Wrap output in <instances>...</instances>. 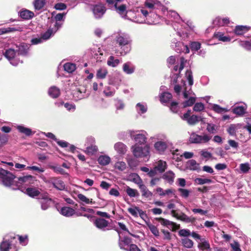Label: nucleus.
<instances>
[{
  "instance_id": "1",
  "label": "nucleus",
  "mask_w": 251,
  "mask_h": 251,
  "mask_svg": "<svg viewBox=\"0 0 251 251\" xmlns=\"http://www.w3.org/2000/svg\"><path fill=\"white\" fill-rule=\"evenodd\" d=\"M186 62L187 60L183 57H181L177 61L178 64L174 67V75L171 77L172 83L175 84L174 86L175 92L177 95H179L180 92L182 91L183 95L185 99H187L190 96L188 100L183 102V105L184 107L192 106L196 101L195 97L191 96L192 94L191 87L194 82L192 73L191 70H187L185 73V77L188 81V85L187 86L185 81L183 79L181 80V84H177L178 82V79L180 77L179 73L184 68Z\"/></svg>"
},
{
  "instance_id": "2",
  "label": "nucleus",
  "mask_w": 251,
  "mask_h": 251,
  "mask_svg": "<svg viewBox=\"0 0 251 251\" xmlns=\"http://www.w3.org/2000/svg\"><path fill=\"white\" fill-rule=\"evenodd\" d=\"M15 176L11 173L6 170L0 168V179L2 184L6 187H12L13 189H19L20 186L22 184L27 185L30 184L35 180V177L31 175L24 176L18 178V182L16 184V187H14L15 181L14 179Z\"/></svg>"
},
{
  "instance_id": "3",
  "label": "nucleus",
  "mask_w": 251,
  "mask_h": 251,
  "mask_svg": "<svg viewBox=\"0 0 251 251\" xmlns=\"http://www.w3.org/2000/svg\"><path fill=\"white\" fill-rule=\"evenodd\" d=\"M112 38L116 45L112 48V51L115 53L125 55L130 51L131 40L128 34L123 32H117L113 34Z\"/></svg>"
},
{
  "instance_id": "4",
  "label": "nucleus",
  "mask_w": 251,
  "mask_h": 251,
  "mask_svg": "<svg viewBox=\"0 0 251 251\" xmlns=\"http://www.w3.org/2000/svg\"><path fill=\"white\" fill-rule=\"evenodd\" d=\"M151 139L155 142L154 148L156 151L160 154H163L167 148L172 145L166 135L163 133L157 134L151 137Z\"/></svg>"
},
{
  "instance_id": "5",
  "label": "nucleus",
  "mask_w": 251,
  "mask_h": 251,
  "mask_svg": "<svg viewBox=\"0 0 251 251\" xmlns=\"http://www.w3.org/2000/svg\"><path fill=\"white\" fill-rule=\"evenodd\" d=\"M149 14V11L143 8L140 9V11L135 12L133 11H127L124 19H127L137 23H144L145 22V18Z\"/></svg>"
},
{
  "instance_id": "6",
  "label": "nucleus",
  "mask_w": 251,
  "mask_h": 251,
  "mask_svg": "<svg viewBox=\"0 0 251 251\" xmlns=\"http://www.w3.org/2000/svg\"><path fill=\"white\" fill-rule=\"evenodd\" d=\"M16 236L14 234L5 235L0 245V251H18V249L15 246Z\"/></svg>"
},
{
  "instance_id": "7",
  "label": "nucleus",
  "mask_w": 251,
  "mask_h": 251,
  "mask_svg": "<svg viewBox=\"0 0 251 251\" xmlns=\"http://www.w3.org/2000/svg\"><path fill=\"white\" fill-rule=\"evenodd\" d=\"M132 149L134 156L137 158H144L148 160L150 157V147L149 145H134Z\"/></svg>"
},
{
  "instance_id": "8",
  "label": "nucleus",
  "mask_w": 251,
  "mask_h": 251,
  "mask_svg": "<svg viewBox=\"0 0 251 251\" xmlns=\"http://www.w3.org/2000/svg\"><path fill=\"white\" fill-rule=\"evenodd\" d=\"M144 5L143 8L148 9L149 13H151L154 10H160L163 12H165L167 10L166 7L157 0H146Z\"/></svg>"
},
{
  "instance_id": "9",
  "label": "nucleus",
  "mask_w": 251,
  "mask_h": 251,
  "mask_svg": "<svg viewBox=\"0 0 251 251\" xmlns=\"http://www.w3.org/2000/svg\"><path fill=\"white\" fill-rule=\"evenodd\" d=\"M148 133L144 130H142L140 133H136L134 131H130V137L135 144L134 145H145L147 142Z\"/></svg>"
},
{
  "instance_id": "10",
  "label": "nucleus",
  "mask_w": 251,
  "mask_h": 251,
  "mask_svg": "<svg viewBox=\"0 0 251 251\" xmlns=\"http://www.w3.org/2000/svg\"><path fill=\"white\" fill-rule=\"evenodd\" d=\"M4 55L13 66H16L20 63L17 52L14 49L10 48L6 50L4 53Z\"/></svg>"
},
{
  "instance_id": "11",
  "label": "nucleus",
  "mask_w": 251,
  "mask_h": 251,
  "mask_svg": "<svg viewBox=\"0 0 251 251\" xmlns=\"http://www.w3.org/2000/svg\"><path fill=\"white\" fill-rule=\"evenodd\" d=\"M66 13H58L51 18V21L53 26L55 28V31H57L62 25L65 20Z\"/></svg>"
},
{
  "instance_id": "12",
  "label": "nucleus",
  "mask_w": 251,
  "mask_h": 251,
  "mask_svg": "<svg viewBox=\"0 0 251 251\" xmlns=\"http://www.w3.org/2000/svg\"><path fill=\"white\" fill-rule=\"evenodd\" d=\"M211 139V137L207 134L200 135L196 133L191 134L189 141L191 143L202 144L207 143Z\"/></svg>"
},
{
  "instance_id": "13",
  "label": "nucleus",
  "mask_w": 251,
  "mask_h": 251,
  "mask_svg": "<svg viewBox=\"0 0 251 251\" xmlns=\"http://www.w3.org/2000/svg\"><path fill=\"white\" fill-rule=\"evenodd\" d=\"M171 46L178 53L184 52L188 53L189 52V48L187 45H185L183 43L174 39L172 42Z\"/></svg>"
},
{
  "instance_id": "14",
  "label": "nucleus",
  "mask_w": 251,
  "mask_h": 251,
  "mask_svg": "<svg viewBox=\"0 0 251 251\" xmlns=\"http://www.w3.org/2000/svg\"><path fill=\"white\" fill-rule=\"evenodd\" d=\"M173 216L177 219L185 223L193 224L196 222V219L192 216H188L183 212L176 213L174 210L172 211Z\"/></svg>"
},
{
  "instance_id": "15",
  "label": "nucleus",
  "mask_w": 251,
  "mask_h": 251,
  "mask_svg": "<svg viewBox=\"0 0 251 251\" xmlns=\"http://www.w3.org/2000/svg\"><path fill=\"white\" fill-rule=\"evenodd\" d=\"M94 16L96 19L101 18L106 11V7L101 3L96 4L92 8Z\"/></svg>"
},
{
  "instance_id": "16",
  "label": "nucleus",
  "mask_w": 251,
  "mask_h": 251,
  "mask_svg": "<svg viewBox=\"0 0 251 251\" xmlns=\"http://www.w3.org/2000/svg\"><path fill=\"white\" fill-rule=\"evenodd\" d=\"M138 181L136 182L139 185V187L141 190V192H142V196L147 198H151L152 197V193L149 191L147 187L143 184L142 180L139 178L138 176Z\"/></svg>"
},
{
  "instance_id": "17",
  "label": "nucleus",
  "mask_w": 251,
  "mask_h": 251,
  "mask_svg": "<svg viewBox=\"0 0 251 251\" xmlns=\"http://www.w3.org/2000/svg\"><path fill=\"white\" fill-rule=\"evenodd\" d=\"M50 182L53 187L58 190H63L65 189V185L61 179L56 177H51Z\"/></svg>"
},
{
  "instance_id": "18",
  "label": "nucleus",
  "mask_w": 251,
  "mask_h": 251,
  "mask_svg": "<svg viewBox=\"0 0 251 251\" xmlns=\"http://www.w3.org/2000/svg\"><path fill=\"white\" fill-rule=\"evenodd\" d=\"M157 221L163 226H165L168 228L174 230L176 228V225L175 223L170 221L168 220L162 218H159L157 219Z\"/></svg>"
},
{
  "instance_id": "19",
  "label": "nucleus",
  "mask_w": 251,
  "mask_h": 251,
  "mask_svg": "<svg viewBox=\"0 0 251 251\" xmlns=\"http://www.w3.org/2000/svg\"><path fill=\"white\" fill-rule=\"evenodd\" d=\"M29 45L25 43H21L17 50L18 55L26 56L28 54Z\"/></svg>"
},
{
  "instance_id": "20",
  "label": "nucleus",
  "mask_w": 251,
  "mask_h": 251,
  "mask_svg": "<svg viewBox=\"0 0 251 251\" xmlns=\"http://www.w3.org/2000/svg\"><path fill=\"white\" fill-rule=\"evenodd\" d=\"M123 72L127 75H131L134 73L135 70V66L130 62H127L123 65Z\"/></svg>"
},
{
  "instance_id": "21",
  "label": "nucleus",
  "mask_w": 251,
  "mask_h": 251,
  "mask_svg": "<svg viewBox=\"0 0 251 251\" xmlns=\"http://www.w3.org/2000/svg\"><path fill=\"white\" fill-rule=\"evenodd\" d=\"M135 110L138 114L142 115L147 112L148 105L146 103L144 102H138L135 105Z\"/></svg>"
},
{
  "instance_id": "22",
  "label": "nucleus",
  "mask_w": 251,
  "mask_h": 251,
  "mask_svg": "<svg viewBox=\"0 0 251 251\" xmlns=\"http://www.w3.org/2000/svg\"><path fill=\"white\" fill-rule=\"evenodd\" d=\"M34 13L27 9H23L19 12V16L24 20H29L33 17Z\"/></svg>"
},
{
  "instance_id": "23",
  "label": "nucleus",
  "mask_w": 251,
  "mask_h": 251,
  "mask_svg": "<svg viewBox=\"0 0 251 251\" xmlns=\"http://www.w3.org/2000/svg\"><path fill=\"white\" fill-rule=\"evenodd\" d=\"M108 83L109 85L116 87L118 89L121 83V79L117 76L109 75Z\"/></svg>"
},
{
  "instance_id": "24",
  "label": "nucleus",
  "mask_w": 251,
  "mask_h": 251,
  "mask_svg": "<svg viewBox=\"0 0 251 251\" xmlns=\"http://www.w3.org/2000/svg\"><path fill=\"white\" fill-rule=\"evenodd\" d=\"M94 224L99 229L104 230V228L108 226V222L102 218H98L94 222Z\"/></svg>"
},
{
  "instance_id": "25",
  "label": "nucleus",
  "mask_w": 251,
  "mask_h": 251,
  "mask_svg": "<svg viewBox=\"0 0 251 251\" xmlns=\"http://www.w3.org/2000/svg\"><path fill=\"white\" fill-rule=\"evenodd\" d=\"M107 75V69L104 67H101L97 70L96 76L98 79H104L106 77Z\"/></svg>"
},
{
  "instance_id": "26",
  "label": "nucleus",
  "mask_w": 251,
  "mask_h": 251,
  "mask_svg": "<svg viewBox=\"0 0 251 251\" xmlns=\"http://www.w3.org/2000/svg\"><path fill=\"white\" fill-rule=\"evenodd\" d=\"M114 149L120 154H124L127 151L126 146L122 142H118L114 145Z\"/></svg>"
},
{
  "instance_id": "27",
  "label": "nucleus",
  "mask_w": 251,
  "mask_h": 251,
  "mask_svg": "<svg viewBox=\"0 0 251 251\" xmlns=\"http://www.w3.org/2000/svg\"><path fill=\"white\" fill-rule=\"evenodd\" d=\"M175 175L171 171H169L163 174L162 178L170 184H172L174 181Z\"/></svg>"
},
{
  "instance_id": "28",
  "label": "nucleus",
  "mask_w": 251,
  "mask_h": 251,
  "mask_svg": "<svg viewBox=\"0 0 251 251\" xmlns=\"http://www.w3.org/2000/svg\"><path fill=\"white\" fill-rule=\"evenodd\" d=\"M16 127L20 133L24 134L27 136L34 134V132H33L30 128L26 127L23 125H18Z\"/></svg>"
},
{
  "instance_id": "29",
  "label": "nucleus",
  "mask_w": 251,
  "mask_h": 251,
  "mask_svg": "<svg viewBox=\"0 0 251 251\" xmlns=\"http://www.w3.org/2000/svg\"><path fill=\"white\" fill-rule=\"evenodd\" d=\"M60 213L64 216L70 217L75 214V211L70 207L64 206L61 208Z\"/></svg>"
},
{
  "instance_id": "30",
  "label": "nucleus",
  "mask_w": 251,
  "mask_h": 251,
  "mask_svg": "<svg viewBox=\"0 0 251 251\" xmlns=\"http://www.w3.org/2000/svg\"><path fill=\"white\" fill-rule=\"evenodd\" d=\"M48 93L50 97L55 99L60 96V89L56 86H52L49 89Z\"/></svg>"
},
{
  "instance_id": "31",
  "label": "nucleus",
  "mask_w": 251,
  "mask_h": 251,
  "mask_svg": "<svg viewBox=\"0 0 251 251\" xmlns=\"http://www.w3.org/2000/svg\"><path fill=\"white\" fill-rule=\"evenodd\" d=\"M110 161V157L106 155H101L98 158V163L102 166H106L108 165Z\"/></svg>"
},
{
  "instance_id": "32",
  "label": "nucleus",
  "mask_w": 251,
  "mask_h": 251,
  "mask_svg": "<svg viewBox=\"0 0 251 251\" xmlns=\"http://www.w3.org/2000/svg\"><path fill=\"white\" fill-rule=\"evenodd\" d=\"M57 31H55V28H54L52 25H50L49 29L42 34L41 38L43 41H46L50 38V37L54 35V34Z\"/></svg>"
},
{
  "instance_id": "33",
  "label": "nucleus",
  "mask_w": 251,
  "mask_h": 251,
  "mask_svg": "<svg viewBox=\"0 0 251 251\" xmlns=\"http://www.w3.org/2000/svg\"><path fill=\"white\" fill-rule=\"evenodd\" d=\"M120 63V60L112 55L110 56L107 60V65L113 68L116 67Z\"/></svg>"
},
{
  "instance_id": "34",
  "label": "nucleus",
  "mask_w": 251,
  "mask_h": 251,
  "mask_svg": "<svg viewBox=\"0 0 251 251\" xmlns=\"http://www.w3.org/2000/svg\"><path fill=\"white\" fill-rule=\"evenodd\" d=\"M115 92L116 90L114 88L110 86H106L104 88L103 93L106 97H112L114 95Z\"/></svg>"
},
{
  "instance_id": "35",
  "label": "nucleus",
  "mask_w": 251,
  "mask_h": 251,
  "mask_svg": "<svg viewBox=\"0 0 251 251\" xmlns=\"http://www.w3.org/2000/svg\"><path fill=\"white\" fill-rule=\"evenodd\" d=\"M249 27L244 25H237L234 29V33L237 35H242L249 30Z\"/></svg>"
},
{
  "instance_id": "36",
  "label": "nucleus",
  "mask_w": 251,
  "mask_h": 251,
  "mask_svg": "<svg viewBox=\"0 0 251 251\" xmlns=\"http://www.w3.org/2000/svg\"><path fill=\"white\" fill-rule=\"evenodd\" d=\"M51 201V199L48 198L47 196L44 197L40 201L41 209L43 210H47L50 206Z\"/></svg>"
},
{
  "instance_id": "37",
  "label": "nucleus",
  "mask_w": 251,
  "mask_h": 251,
  "mask_svg": "<svg viewBox=\"0 0 251 251\" xmlns=\"http://www.w3.org/2000/svg\"><path fill=\"white\" fill-rule=\"evenodd\" d=\"M25 193L31 197H35L39 195L40 191L34 187H28L26 189Z\"/></svg>"
},
{
  "instance_id": "38",
  "label": "nucleus",
  "mask_w": 251,
  "mask_h": 251,
  "mask_svg": "<svg viewBox=\"0 0 251 251\" xmlns=\"http://www.w3.org/2000/svg\"><path fill=\"white\" fill-rule=\"evenodd\" d=\"M246 106H235L232 110V112L237 115H243L246 110Z\"/></svg>"
},
{
  "instance_id": "39",
  "label": "nucleus",
  "mask_w": 251,
  "mask_h": 251,
  "mask_svg": "<svg viewBox=\"0 0 251 251\" xmlns=\"http://www.w3.org/2000/svg\"><path fill=\"white\" fill-rule=\"evenodd\" d=\"M131 239L127 237H125L123 239H119V246L121 249L126 250V246H128L131 243Z\"/></svg>"
},
{
  "instance_id": "40",
  "label": "nucleus",
  "mask_w": 251,
  "mask_h": 251,
  "mask_svg": "<svg viewBox=\"0 0 251 251\" xmlns=\"http://www.w3.org/2000/svg\"><path fill=\"white\" fill-rule=\"evenodd\" d=\"M201 243L198 244V248L202 251H207L210 249V246L209 242L205 239L202 238L201 240Z\"/></svg>"
},
{
  "instance_id": "41",
  "label": "nucleus",
  "mask_w": 251,
  "mask_h": 251,
  "mask_svg": "<svg viewBox=\"0 0 251 251\" xmlns=\"http://www.w3.org/2000/svg\"><path fill=\"white\" fill-rule=\"evenodd\" d=\"M172 98V94L169 92H162L160 95V100L162 103L168 102Z\"/></svg>"
},
{
  "instance_id": "42",
  "label": "nucleus",
  "mask_w": 251,
  "mask_h": 251,
  "mask_svg": "<svg viewBox=\"0 0 251 251\" xmlns=\"http://www.w3.org/2000/svg\"><path fill=\"white\" fill-rule=\"evenodd\" d=\"M154 168L159 173H162L167 168L166 162L162 160H159L157 162L156 165Z\"/></svg>"
},
{
  "instance_id": "43",
  "label": "nucleus",
  "mask_w": 251,
  "mask_h": 251,
  "mask_svg": "<svg viewBox=\"0 0 251 251\" xmlns=\"http://www.w3.org/2000/svg\"><path fill=\"white\" fill-rule=\"evenodd\" d=\"M200 121L203 122V119L201 116L193 115L188 119L187 123L190 125H194Z\"/></svg>"
},
{
  "instance_id": "44",
  "label": "nucleus",
  "mask_w": 251,
  "mask_h": 251,
  "mask_svg": "<svg viewBox=\"0 0 251 251\" xmlns=\"http://www.w3.org/2000/svg\"><path fill=\"white\" fill-rule=\"evenodd\" d=\"M181 242L183 246L187 249H191L194 245L193 241L188 238H183L181 240Z\"/></svg>"
},
{
  "instance_id": "45",
  "label": "nucleus",
  "mask_w": 251,
  "mask_h": 251,
  "mask_svg": "<svg viewBox=\"0 0 251 251\" xmlns=\"http://www.w3.org/2000/svg\"><path fill=\"white\" fill-rule=\"evenodd\" d=\"M214 37L217 38L219 41L224 42H229L230 38L229 36H224V33L220 32H215L214 33Z\"/></svg>"
},
{
  "instance_id": "46",
  "label": "nucleus",
  "mask_w": 251,
  "mask_h": 251,
  "mask_svg": "<svg viewBox=\"0 0 251 251\" xmlns=\"http://www.w3.org/2000/svg\"><path fill=\"white\" fill-rule=\"evenodd\" d=\"M63 67H64V70L69 73H73L76 69L75 65V64L72 63H65Z\"/></svg>"
},
{
  "instance_id": "47",
  "label": "nucleus",
  "mask_w": 251,
  "mask_h": 251,
  "mask_svg": "<svg viewBox=\"0 0 251 251\" xmlns=\"http://www.w3.org/2000/svg\"><path fill=\"white\" fill-rule=\"evenodd\" d=\"M126 192L127 195L130 197H136L138 196L139 193L138 191L136 189H132L129 186H126Z\"/></svg>"
},
{
  "instance_id": "48",
  "label": "nucleus",
  "mask_w": 251,
  "mask_h": 251,
  "mask_svg": "<svg viewBox=\"0 0 251 251\" xmlns=\"http://www.w3.org/2000/svg\"><path fill=\"white\" fill-rule=\"evenodd\" d=\"M8 139V135L0 133V150L7 144Z\"/></svg>"
},
{
  "instance_id": "49",
  "label": "nucleus",
  "mask_w": 251,
  "mask_h": 251,
  "mask_svg": "<svg viewBox=\"0 0 251 251\" xmlns=\"http://www.w3.org/2000/svg\"><path fill=\"white\" fill-rule=\"evenodd\" d=\"M46 3L45 0H34L33 4L35 9L39 10L44 6Z\"/></svg>"
},
{
  "instance_id": "50",
  "label": "nucleus",
  "mask_w": 251,
  "mask_h": 251,
  "mask_svg": "<svg viewBox=\"0 0 251 251\" xmlns=\"http://www.w3.org/2000/svg\"><path fill=\"white\" fill-rule=\"evenodd\" d=\"M188 168L192 170H198L199 169V164L193 159L189 160L187 163Z\"/></svg>"
},
{
  "instance_id": "51",
  "label": "nucleus",
  "mask_w": 251,
  "mask_h": 251,
  "mask_svg": "<svg viewBox=\"0 0 251 251\" xmlns=\"http://www.w3.org/2000/svg\"><path fill=\"white\" fill-rule=\"evenodd\" d=\"M212 110L217 113H223L228 111V109L221 107L220 105L214 104L212 105Z\"/></svg>"
},
{
  "instance_id": "52",
  "label": "nucleus",
  "mask_w": 251,
  "mask_h": 251,
  "mask_svg": "<svg viewBox=\"0 0 251 251\" xmlns=\"http://www.w3.org/2000/svg\"><path fill=\"white\" fill-rule=\"evenodd\" d=\"M239 45L245 50L251 51V40L239 41Z\"/></svg>"
},
{
  "instance_id": "53",
  "label": "nucleus",
  "mask_w": 251,
  "mask_h": 251,
  "mask_svg": "<svg viewBox=\"0 0 251 251\" xmlns=\"http://www.w3.org/2000/svg\"><path fill=\"white\" fill-rule=\"evenodd\" d=\"M78 199L82 202L85 203V204H93L94 202L92 201V200H90L87 198L86 196L83 195L82 194H78L77 195Z\"/></svg>"
},
{
  "instance_id": "54",
  "label": "nucleus",
  "mask_w": 251,
  "mask_h": 251,
  "mask_svg": "<svg viewBox=\"0 0 251 251\" xmlns=\"http://www.w3.org/2000/svg\"><path fill=\"white\" fill-rule=\"evenodd\" d=\"M26 170H31L38 173H42L44 172L45 169L40 166H27Z\"/></svg>"
},
{
  "instance_id": "55",
  "label": "nucleus",
  "mask_w": 251,
  "mask_h": 251,
  "mask_svg": "<svg viewBox=\"0 0 251 251\" xmlns=\"http://www.w3.org/2000/svg\"><path fill=\"white\" fill-rule=\"evenodd\" d=\"M195 181L198 184L202 185L206 183H211L212 180L205 178H197L195 179Z\"/></svg>"
},
{
  "instance_id": "56",
  "label": "nucleus",
  "mask_w": 251,
  "mask_h": 251,
  "mask_svg": "<svg viewBox=\"0 0 251 251\" xmlns=\"http://www.w3.org/2000/svg\"><path fill=\"white\" fill-rule=\"evenodd\" d=\"M148 226L151 233L155 236L157 237L159 235V230L156 226L151 224H148Z\"/></svg>"
},
{
  "instance_id": "57",
  "label": "nucleus",
  "mask_w": 251,
  "mask_h": 251,
  "mask_svg": "<svg viewBox=\"0 0 251 251\" xmlns=\"http://www.w3.org/2000/svg\"><path fill=\"white\" fill-rule=\"evenodd\" d=\"M98 150L97 146L92 145L86 148L85 152L91 154L95 153Z\"/></svg>"
},
{
  "instance_id": "58",
  "label": "nucleus",
  "mask_w": 251,
  "mask_h": 251,
  "mask_svg": "<svg viewBox=\"0 0 251 251\" xmlns=\"http://www.w3.org/2000/svg\"><path fill=\"white\" fill-rule=\"evenodd\" d=\"M126 167V163L123 161L117 162L115 164V168L121 171L125 170Z\"/></svg>"
},
{
  "instance_id": "59",
  "label": "nucleus",
  "mask_w": 251,
  "mask_h": 251,
  "mask_svg": "<svg viewBox=\"0 0 251 251\" xmlns=\"http://www.w3.org/2000/svg\"><path fill=\"white\" fill-rule=\"evenodd\" d=\"M178 235L184 238H188L191 235V231L188 229H182L178 231Z\"/></svg>"
},
{
  "instance_id": "60",
  "label": "nucleus",
  "mask_w": 251,
  "mask_h": 251,
  "mask_svg": "<svg viewBox=\"0 0 251 251\" xmlns=\"http://www.w3.org/2000/svg\"><path fill=\"white\" fill-rule=\"evenodd\" d=\"M19 242L22 246H26L28 242V236L27 235L19 236L17 235Z\"/></svg>"
},
{
  "instance_id": "61",
  "label": "nucleus",
  "mask_w": 251,
  "mask_h": 251,
  "mask_svg": "<svg viewBox=\"0 0 251 251\" xmlns=\"http://www.w3.org/2000/svg\"><path fill=\"white\" fill-rule=\"evenodd\" d=\"M125 104L122 100H117L116 102L115 103V107L117 112L118 110H123L125 108Z\"/></svg>"
},
{
  "instance_id": "62",
  "label": "nucleus",
  "mask_w": 251,
  "mask_h": 251,
  "mask_svg": "<svg viewBox=\"0 0 251 251\" xmlns=\"http://www.w3.org/2000/svg\"><path fill=\"white\" fill-rule=\"evenodd\" d=\"M240 169L243 173H247L250 169V164L248 163H242L240 165Z\"/></svg>"
},
{
  "instance_id": "63",
  "label": "nucleus",
  "mask_w": 251,
  "mask_h": 251,
  "mask_svg": "<svg viewBox=\"0 0 251 251\" xmlns=\"http://www.w3.org/2000/svg\"><path fill=\"white\" fill-rule=\"evenodd\" d=\"M204 109V105L201 102H197L195 103L193 107V109L196 112H200Z\"/></svg>"
},
{
  "instance_id": "64",
  "label": "nucleus",
  "mask_w": 251,
  "mask_h": 251,
  "mask_svg": "<svg viewBox=\"0 0 251 251\" xmlns=\"http://www.w3.org/2000/svg\"><path fill=\"white\" fill-rule=\"evenodd\" d=\"M201 45L198 42H192L190 44V47L192 50L198 51L200 49Z\"/></svg>"
}]
</instances>
